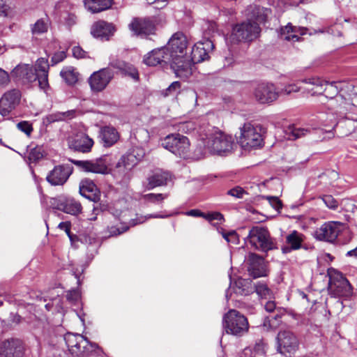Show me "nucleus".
I'll return each mask as SVG.
<instances>
[{
	"label": "nucleus",
	"instance_id": "41",
	"mask_svg": "<svg viewBox=\"0 0 357 357\" xmlns=\"http://www.w3.org/2000/svg\"><path fill=\"white\" fill-rule=\"evenodd\" d=\"M168 196V194L149 193L144 195L142 199L146 202L159 204H161L164 199L167 198Z\"/></svg>",
	"mask_w": 357,
	"mask_h": 357
},
{
	"label": "nucleus",
	"instance_id": "7",
	"mask_svg": "<svg viewBox=\"0 0 357 357\" xmlns=\"http://www.w3.org/2000/svg\"><path fill=\"white\" fill-rule=\"evenodd\" d=\"M162 146L176 155L185 158L190 150L188 137L180 134H171L162 140Z\"/></svg>",
	"mask_w": 357,
	"mask_h": 357
},
{
	"label": "nucleus",
	"instance_id": "14",
	"mask_svg": "<svg viewBox=\"0 0 357 357\" xmlns=\"http://www.w3.org/2000/svg\"><path fill=\"white\" fill-rule=\"evenodd\" d=\"M25 344L19 338H9L0 345L1 357H24Z\"/></svg>",
	"mask_w": 357,
	"mask_h": 357
},
{
	"label": "nucleus",
	"instance_id": "28",
	"mask_svg": "<svg viewBox=\"0 0 357 357\" xmlns=\"http://www.w3.org/2000/svg\"><path fill=\"white\" fill-rule=\"evenodd\" d=\"M115 29L112 24L105 21H98L93 24L91 33L95 38L108 40L109 36L112 35Z\"/></svg>",
	"mask_w": 357,
	"mask_h": 357
},
{
	"label": "nucleus",
	"instance_id": "52",
	"mask_svg": "<svg viewBox=\"0 0 357 357\" xmlns=\"http://www.w3.org/2000/svg\"><path fill=\"white\" fill-rule=\"evenodd\" d=\"M167 217H168V215H158V214H150L146 216L140 215V216H137L135 220H133V221H135L133 224L137 225V224L143 223L146 220H148L149 218H165Z\"/></svg>",
	"mask_w": 357,
	"mask_h": 357
},
{
	"label": "nucleus",
	"instance_id": "35",
	"mask_svg": "<svg viewBox=\"0 0 357 357\" xmlns=\"http://www.w3.org/2000/svg\"><path fill=\"white\" fill-rule=\"evenodd\" d=\"M236 294L246 296L252 292V281L249 279L238 278L233 287Z\"/></svg>",
	"mask_w": 357,
	"mask_h": 357
},
{
	"label": "nucleus",
	"instance_id": "34",
	"mask_svg": "<svg viewBox=\"0 0 357 357\" xmlns=\"http://www.w3.org/2000/svg\"><path fill=\"white\" fill-rule=\"evenodd\" d=\"M112 5V0H84L85 8L92 13L107 10Z\"/></svg>",
	"mask_w": 357,
	"mask_h": 357
},
{
	"label": "nucleus",
	"instance_id": "39",
	"mask_svg": "<svg viewBox=\"0 0 357 357\" xmlns=\"http://www.w3.org/2000/svg\"><path fill=\"white\" fill-rule=\"evenodd\" d=\"M255 291L261 298L271 299L273 298V293L268 288L266 284L259 282L255 284Z\"/></svg>",
	"mask_w": 357,
	"mask_h": 357
},
{
	"label": "nucleus",
	"instance_id": "40",
	"mask_svg": "<svg viewBox=\"0 0 357 357\" xmlns=\"http://www.w3.org/2000/svg\"><path fill=\"white\" fill-rule=\"evenodd\" d=\"M137 164V158L133 154L123 155L118 162L116 167H123L126 169H131Z\"/></svg>",
	"mask_w": 357,
	"mask_h": 357
},
{
	"label": "nucleus",
	"instance_id": "53",
	"mask_svg": "<svg viewBox=\"0 0 357 357\" xmlns=\"http://www.w3.org/2000/svg\"><path fill=\"white\" fill-rule=\"evenodd\" d=\"M246 192L240 186H236L228 190L227 195L236 198H243Z\"/></svg>",
	"mask_w": 357,
	"mask_h": 357
},
{
	"label": "nucleus",
	"instance_id": "64",
	"mask_svg": "<svg viewBox=\"0 0 357 357\" xmlns=\"http://www.w3.org/2000/svg\"><path fill=\"white\" fill-rule=\"evenodd\" d=\"M66 22L70 26L75 24L76 23V16L73 14H68Z\"/></svg>",
	"mask_w": 357,
	"mask_h": 357
},
{
	"label": "nucleus",
	"instance_id": "54",
	"mask_svg": "<svg viewBox=\"0 0 357 357\" xmlns=\"http://www.w3.org/2000/svg\"><path fill=\"white\" fill-rule=\"evenodd\" d=\"M70 227H71V224L70 222H68V221L61 222L59 224V226H58V227L60 229L63 230L66 233V234L69 237L70 240L71 241H73L74 240L75 236L73 234H71V233H70Z\"/></svg>",
	"mask_w": 357,
	"mask_h": 357
},
{
	"label": "nucleus",
	"instance_id": "3",
	"mask_svg": "<svg viewBox=\"0 0 357 357\" xmlns=\"http://www.w3.org/2000/svg\"><path fill=\"white\" fill-rule=\"evenodd\" d=\"M63 338L69 352L75 357L88 356L98 347L96 344L89 342L78 333H67Z\"/></svg>",
	"mask_w": 357,
	"mask_h": 357
},
{
	"label": "nucleus",
	"instance_id": "19",
	"mask_svg": "<svg viewBox=\"0 0 357 357\" xmlns=\"http://www.w3.org/2000/svg\"><path fill=\"white\" fill-rule=\"evenodd\" d=\"M52 204L59 211L70 215H77L82 211L81 204L73 197H59L52 199Z\"/></svg>",
	"mask_w": 357,
	"mask_h": 357
},
{
	"label": "nucleus",
	"instance_id": "24",
	"mask_svg": "<svg viewBox=\"0 0 357 357\" xmlns=\"http://www.w3.org/2000/svg\"><path fill=\"white\" fill-rule=\"evenodd\" d=\"M50 65L48 60L45 58H39L35 63L33 71L37 75L39 86L46 91L49 88L48 72Z\"/></svg>",
	"mask_w": 357,
	"mask_h": 357
},
{
	"label": "nucleus",
	"instance_id": "56",
	"mask_svg": "<svg viewBox=\"0 0 357 357\" xmlns=\"http://www.w3.org/2000/svg\"><path fill=\"white\" fill-rule=\"evenodd\" d=\"M204 218L209 222H211L215 220L222 221L224 219L223 215L218 212L204 213Z\"/></svg>",
	"mask_w": 357,
	"mask_h": 357
},
{
	"label": "nucleus",
	"instance_id": "33",
	"mask_svg": "<svg viewBox=\"0 0 357 357\" xmlns=\"http://www.w3.org/2000/svg\"><path fill=\"white\" fill-rule=\"evenodd\" d=\"M298 82L309 84L310 87L306 89V90L312 96L323 94L324 86L326 81L320 79L319 77H309L301 79Z\"/></svg>",
	"mask_w": 357,
	"mask_h": 357
},
{
	"label": "nucleus",
	"instance_id": "50",
	"mask_svg": "<svg viewBox=\"0 0 357 357\" xmlns=\"http://www.w3.org/2000/svg\"><path fill=\"white\" fill-rule=\"evenodd\" d=\"M17 128L22 132H24L27 136H30L33 131L31 123L26 121L19 122L17 124Z\"/></svg>",
	"mask_w": 357,
	"mask_h": 357
},
{
	"label": "nucleus",
	"instance_id": "31",
	"mask_svg": "<svg viewBox=\"0 0 357 357\" xmlns=\"http://www.w3.org/2000/svg\"><path fill=\"white\" fill-rule=\"evenodd\" d=\"M170 178L171 176L168 172L158 170L147 178L148 183L146 185V188L152 190L156 187L167 185Z\"/></svg>",
	"mask_w": 357,
	"mask_h": 357
},
{
	"label": "nucleus",
	"instance_id": "5",
	"mask_svg": "<svg viewBox=\"0 0 357 357\" xmlns=\"http://www.w3.org/2000/svg\"><path fill=\"white\" fill-rule=\"evenodd\" d=\"M223 327L227 334L242 336L249 329L247 318L236 310H230L223 317Z\"/></svg>",
	"mask_w": 357,
	"mask_h": 357
},
{
	"label": "nucleus",
	"instance_id": "8",
	"mask_svg": "<svg viewBox=\"0 0 357 357\" xmlns=\"http://www.w3.org/2000/svg\"><path fill=\"white\" fill-rule=\"evenodd\" d=\"M328 275L330 289L336 296L343 297L351 296V286L342 273L335 269H331L328 272Z\"/></svg>",
	"mask_w": 357,
	"mask_h": 357
},
{
	"label": "nucleus",
	"instance_id": "9",
	"mask_svg": "<svg viewBox=\"0 0 357 357\" xmlns=\"http://www.w3.org/2000/svg\"><path fill=\"white\" fill-rule=\"evenodd\" d=\"M159 22L160 18L157 16L137 17L132 20L129 28L137 36H147L155 34Z\"/></svg>",
	"mask_w": 357,
	"mask_h": 357
},
{
	"label": "nucleus",
	"instance_id": "27",
	"mask_svg": "<svg viewBox=\"0 0 357 357\" xmlns=\"http://www.w3.org/2000/svg\"><path fill=\"white\" fill-rule=\"evenodd\" d=\"M12 75L27 82H32L38 79L33 68L29 64H19L13 70Z\"/></svg>",
	"mask_w": 357,
	"mask_h": 357
},
{
	"label": "nucleus",
	"instance_id": "44",
	"mask_svg": "<svg viewBox=\"0 0 357 357\" xmlns=\"http://www.w3.org/2000/svg\"><path fill=\"white\" fill-rule=\"evenodd\" d=\"M14 8L13 0H0V15L8 16Z\"/></svg>",
	"mask_w": 357,
	"mask_h": 357
},
{
	"label": "nucleus",
	"instance_id": "23",
	"mask_svg": "<svg viewBox=\"0 0 357 357\" xmlns=\"http://www.w3.org/2000/svg\"><path fill=\"white\" fill-rule=\"evenodd\" d=\"M169 63L177 77L186 79L192 75V63L186 56L178 59H172Z\"/></svg>",
	"mask_w": 357,
	"mask_h": 357
},
{
	"label": "nucleus",
	"instance_id": "4",
	"mask_svg": "<svg viewBox=\"0 0 357 357\" xmlns=\"http://www.w3.org/2000/svg\"><path fill=\"white\" fill-rule=\"evenodd\" d=\"M238 142L244 149L261 147L264 144L261 128L259 126H254L250 123H244L240 128Z\"/></svg>",
	"mask_w": 357,
	"mask_h": 357
},
{
	"label": "nucleus",
	"instance_id": "13",
	"mask_svg": "<svg viewBox=\"0 0 357 357\" xmlns=\"http://www.w3.org/2000/svg\"><path fill=\"white\" fill-rule=\"evenodd\" d=\"M342 224L340 222H326L316 229L314 236L319 241L333 243L337 239L342 230Z\"/></svg>",
	"mask_w": 357,
	"mask_h": 357
},
{
	"label": "nucleus",
	"instance_id": "59",
	"mask_svg": "<svg viewBox=\"0 0 357 357\" xmlns=\"http://www.w3.org/2000/svg\"><path fill=\"white\" fill-rule=\"evenodd\" d=\"M9 82L10 78L8 73L0 68V87L6 85Z\"/></svg>",
	"mask_w": 357,
	"mask_h": 357
},
{
	"label": "nucleus",
	"instance_id": "38",
	"mask_svg": "<svg viewBox=\"0 0 357 357\" xmlns=\"http://www.w3.org/2000/svg\"><path fill=\"white\" fill-rule=\"evenodd\" d=\"M49 28V20L47 18L38 19L31 26V31L33 35H40L46 33Z\"/></svg>",
	"mask_w": 357,
	"mask_h": 357
},
{
	"label": "nucleus",
	"instance_id": "22",
	"mask_svg": "<svg viewBox=\"0 0 357 357\" xmlns=\"http://www.w3.org/2000/svg\"><path fill=\"white\" fill-rule=\"evenodd\" d=\"M248 271L253 278L267 275V270L264 259L256 254H250L248 257Z\"/></svg>",
	"mask_w": 357,
	"mask_h": 357
},
{
	"label": "nucleus",
	"instance_id": "1",
	"mask_svg": "<svg viewBox=\"0 0 357 357\" xmlns=\"http://www.w3.org/2000/svg\"><path fill=\"white\" fill-rule=\"evenodd\" d=\"M267 10L256 8L254 11L255 20L257 22L248 21L236 24L229 36V42L231 43H238L241 42L252 41L259 36L261 29L258 22H264L266 19Z\"/></svg>",
	"mask_w": 357,
	"mask_h": 357
},
{
	"label": "nucleus",
	"instance_id": "55",
	"mask_svg": "<svg viewBox=\"0 0 357 357\" xmlns=\"http://www.w3.org/2000/svg\"><path fill=\"white\" fill-rule=\"evenodd\" d=\"M73 54L75 58L83 59L88 57L87 52L79 46H75L73 50Z\"/></svg>",
	"mask_w": 357,
	"mask_h": 357
},
{
	"label": "nucleus",
	"instance_id": "61",
	"mask_svg": "<svg viewBox=\"0 0 357 357\" xmlns=\"http://www.w3.org/2000/svg\"><path fill=\"white\" fill-rule=\"evenodd\" d=\"M148 3L154 4L155 8H162L167 4V0H147Z\"/></svg>",
	"mask_w": 357,
	"mask_h": 357
},
{
	"label": "nucleus",
	"instance_id": "21",
	"mask_svg": "<svg viewBox=\"0 0 357 357\" xmlns=\"http://www.w3.org/2000/svg\"><path fill=\"white\" fill-rule=\"evenodd\" d=\"M213 47V42L208 39L195 43L191 52L192 62L197 63L208 59V53Z\"/></svg>",
	"mask_w": 357,
	"mask_h": 357
},
{
	"label": "nucleus",
	"instance_id": "26",
	"mask_svg": "<svg viewBox=\"0 0 357 357\" xmlns=\"http://www.w3.org/2000/svg\"><path fill=\"white\" fill-rule=\"evenodd\" d=\"M305 236L296 230L291 231L285 238L286 245L282 248L283 253L290 252L291 250H299L302 248Z\"/></svg>",
	"mask_w": 357,
	"mask_h": 357
},
{
	"label": "nucleus",
	"instance_id": "29",
	"mask_svg": "<svg viewBox=\"0 0 357 357\" xmlns=\"http://www.w3.org/2000/svg\"><path fill=\"white\" fill-rule=\"evenodd\" d=\"M100 138L105 147H110L118 141L119 134L115 128L107 126L101 128Z\"/></svg>",
	"mask_w": 357,
	"mask_h": 357
},
{
	"label": "nucleus",
	"instance_id": "57",
	"mask_svg": "<svg viewBox=\"0 0 357 357\" xmlns=\"http://www.w3.org/2000/svg\"><path fill=\"white\" fill-rule=\"evenodd\" d=\"M269 204L273 208L278 211L282 208L281 201L277 197H266Z\"/></svg>",
	"mask_w": 357,
	"mask_h": 357
},
{
	"label": "nucleus",
	"instance_id": "20",
	"mask_svg": "<svg viewBox=\"0 0 357 357\" xmlns=\"http://www.w3.org/2000/svg\"><path fill=\"white\" fill-rule=\"evenodd\" d=\"M93 144V140L84 132H78L68 139L69 147L82 153L90 152Z\"/></svg>",
	"mask_w": 357,
	"mask_h": 357
},
{
	"label": "nucleus",
	"instance_id": "42",
	"mask_svg": "<svg viewBox=\"0 0 357 357\" xmlns=\"http://www.w3.org/2000/svg\"><path fill=\"white\" fill-rule=\"evenodd\" d=\"M338 88L336 86V82H328L326 81L324 86V96L328 98H333L338 94Z\"/></svg>",
	"mask_w": 357,
	"mask_h": 357
},
{
	"label": "nucleus",
	"instance_id": "25",
	"mask_svg": "<svg viewBox=\"0 0 357 357\" xmlns=\"http://www.w3.org/2000/svg\"><path fill=\"white\" fill-rule=\"evenodd\" d=\"M144 63L150 66H155L162 63H170L167 48L165 47L152 50L144 59Z\"/></svg>",
	"mask_w": 357,
	"mask_h": 357
},
{
	"label": "nucleus",
	"instance_id": "43",
	"mask_svg": "<svg viewBox=\"0 0 357 357\" xmlns=\"http://www.w3.org/2000/svg\"><path fill=\"white\" fill-rule=\"evenodd\" d=\"M310 130L303 128H289V138L291 139H296L307 135L310 133Z\"/></svg>",
	"mask_w": 357,
	"mask_h": 357
},
{
	"label": "nucleus",
	"instance_id": "37",
	"mask_svg": "<svg viewBox=\"0 0 357 357\" xmlns=\"http://www.w3.org/2000/svg\"><path fill=\"white\" fill-rule=\"evenodd\" d=\"M60 75L68 84H73L78 80V74L72 66L63 68Z\"/></svg>",
	"mask_w": 357,
	"mask_h": 357
},
{
	"label": "nucleus",
	"instance_id": "32",
	"mask_svg": "<svg viewBox=\"0 0 357 357\" xmlns=\"http://www.w3.org/2000/svg\"><path fill=\"white\" fill-rule=\"evenodd\" d=\"M80 194L86 198L96 202L98 199V188L95 183L89 180L82 181L79 186Z\"/></svg>",
	"mask_w": 357,
	"mask_h": 357
},
{
	"label": "nucleus",
	"instance_id": "58",
	"mask_svg": "<svg viewBox=\"0 0 357 357\" xmlns=\"http://www.w3.org/2000/svg\"><path fill=\"white\" fill-rule=\"evenodd\" d=\"M66 57V52L61 51L56 52L52 57L51 61L52 65L57 64L61 62Z\"/></svg>",
	"mask_w": 357,
	"mask_h": 357
},
{
	"label": "nucleus",
	"instance_id": "17",
	"mask_svg": "<svg viewBox=\"0 0 357 357\" xmlns=\"http://www.w3.org/2000/svg\"><path fill=\"white\" fill-rule=\"evenodd\" d=\"M21 93L19 90L13 89L6 92L0 99V114L3 117H8L10 112L19 105Z\"/></svg>",
	"mask_w": 357,
	"mask_h": 357
},
{
	"label": "nucleus",
	"instance_id": "30",
	"mask_svg": "<svg viewBox=\"0 0 357 357\" xmlns=\"http://www.w3.org/2000/svg\"><path fill=\"white\" fill-rule=\"evenodd\" d=\"M307 29L304 27L293 26L290 23L281 29V38L288 41H298L301 36L306 33Z\"/></svg>",
	"mask_w": 357,
	"mask_h": 357
},
{
	"label": "nucleus",
	"instance_id": "63",
	"mask_svg": "<svg viewBox=\"0 0 357 357\" xmlns=\"http://www.w3.org/2000/svg\"><path fill=\"white\" fill-rule=\"evenodd\" d=\"M188 215L194 216V217H202L204 218V213L201 212L199 210L193 209L190 210L188 212Z\"/></svg>",
	"mask_w": 357,
	"mask_h": 357
},
{
	"label": "nucleus",
	"instance_id": "12",
	"mask_svg": "<svg viewBox=\"0 0 357 357\" xmlns=\"http://www.w3.org/2000/svg\"><path fill=\"white\" fill-rule=\"evenodd\" d=\"M188 41L182 32H176L172 35L168 41L167 48L169 58L178 59L186 56Z\"/></svg>",
	"mask_w": 357,
	"mask_h": 357
},
{
	"label": "nucleus",
	"instance_id": "46",
	"mask_svg": "<svg viewBox=\"0 0 357 357\" xmlns=\"http://www.w3.org/2000/svg\"><path fill=\"white\" fill-rule=\"evenodd\" d=\"M301 88L298 85V83H292L286 85L284 88L279 91L280 95L289 96L294 93H298L301 91Z\"/></svg>",
	"mask_w": 357,
	"mask_h": 357
},
{
	"label": "nucleus",
	"instance_id": "11",
	"mask_svg": "<svg viewBox=\"0 0 357 357\" xmlns=\"http://www.w3.org/2000/svg\"><path fill=\"white\" fill-rule=\"evenodd\" d=\"M253 97L260 104H269L275 101L280 93L276 86L272 83H260L254 89Z\"/></svg>",
	"mask_w": 357,
	"mask_h": 357
},
{
	"label": "nucleus",
	"instance_id": "48",
	"mask_svg": "<svg viewBox=\"0 0 357 357\" xmlns=\"http://www.w3.org/2000/svg\"><path fill=\"white\" fill-rule=\"evenodd\" d=\"M222 237L226 240L227 243H231L237 244L238 242V236L237 233L232 230L229 232H221Z\"/></svg>",
	"mask_w": 357,
	"mask_h": 357
},
{
	"label": "nucleus",
	"instance_id": "18",
	"mask_svg": "<svg viewBox=\"0 0 357 357\" xmlns=\"http://www.w3.org/2000/svg\"><path fill=\"white\" fill-rule=\"evenodd\" d=\"M73 172V168L67 165H59L54 167L47 175V181L52 185H63Z\"/></svg>",
	"mask_w": 357,
	"mask_h": 357
},
{
	"label": "nucleus",
	"instance_id": "47",
	"mask_svg": "<svg viewBox=\"0 0 357 357\" xmlns=\"http://www.w3.org/2000/svg\"><path fill=\"white\" fill-rule=\"evenodd\" d=\"M181 83L178 81L172 82L165 91L164 96H175L181 91Z\"/></svg>",
	"mask_w": 357,
	"mask_h": 357
},
{
	"label": "nucleus",
	"instance_id": "2",
	"mask_svg": "<svg viewBox=\"0 0 357 357\" xmlns=\"http://www.w3.org/2000/svg\"><path fill=\"white\" fill-rule=\"evenodd\" d=\"M203 144L206 151L210 153L219 155H227L231 153L234 146L231 136L219 130L209 134L203 140Z\"/></svg>",
	"mask_w": 357,
	"mask_h": 357
},
{
	"label": "nucleus",
	"instance_id": "49",
	"mask_svg": "<svg viewBox=\"0 0 357 357\" xmlns=\"http://www.w3.org/2000/svg\"><path fill=\"white\" fill-rule=\"evenodd\" d=\"M322 200L330 209L335 210L338 206L337 201L331 195H324Z\"/></svg>",
	"mask_w": 357,
	"mask_h": 357
},
{
	"label": "nucleus",
	"instance_id": "60",
	"mask_svg": "<svg viewBox=\"0 0 357 357\" xmlns=\"http://www.w3.org/2000/svg\"><path fill=\"white\" fill-rule=\"evenodd\" d=\"M67 299L70 301H77L79 299L80 294L77 290H71L67 293Z\"/></svg>",
	"mask_w": 357,
	"mask_h": 357
},
{
	"label": "nucleus",
	"instance_id": "15",
	"mask_svg": "<svg viewBox=\"0 0 357 357\" xmlns=\"http://www.w3.org/2000/svg\"><path fill=\"white\" fill-rule=\"evenodd\" d=\"M72 162L86 172L101 174H105L108 172V162H107L106 155L92 160H73Z\"/></svg>",
	"mask_w": 357,
	"mask_h": 357
},
{
	"label": "nucleus",
	"instance_id": "62",
	"mask_svg": "<svg viewBox=\"0 0 357 357\" xmlns=\"http://www.w3.org/2000/svg\"><path fill=\"white\" fill-rule=\"evenodd\" d=\"M265 310L268 312H272L276 308V304L273 301H268L264 305Z\"/></svg>",
	"mask_w": 357,
	"mask_h": 357
},
{
	"label": "nucleus",
	"instance_id": "10",
	"mask_svg": "<svg viewBox=\"0 0 357 357\" xmlns=\"http://www.w3.org/2000/svg\"><path fill=\"white\" fill-rule=\"evenodd\" d=\"M299 347V342L295 334L289 330L281 331L277 336V350L287 355L294 354Z\"/></svg>",
	"mask_w": 357,
	"mask_h": 357
},
{
	"label": "nucleus",
	"instance_id": "51",
	"mask_svg": "<svg viewBox=\"0 0 357 357\" xmlns=\"http://www.w3.org/2000/svg\"><path fill=\"white\" fill-rule=\"evenodd\" d=\"M43 156V154L41 151L40 148L35 147L33 149H31L30 152L29 153V160L31 162H36L40 158H42Z\"/></svg>",
	"mask_w": 357,
	"mask_h": 357
},
{
	"label": "nucleus",
	"instance_id": "16",
	"mask_svg": "<svg viewBox=\"0 0 357 357\" xmlns=\"http://www.w3.org/2000/svg\"><path fill=\"white\" fill-rule=\"evenodd\" d=\"M114 77L109 68H102L94 72L89 77V83L93 91L100 92L104 90Z\"/></svg>",
	"mask_w": 357,
	"mask_h": 357
},
{
	"label": "nucleus",
	"instance_id": "45",
	"mask_svg": "<svg viewBox=\"0 0 357 357\" xmlns=\"http://www.w3.org/2000/svg\"><path fill=\"white\" fill-rule=\"evenodd\" d=\"M71 112H56L47 115L44 121L47 123H51L56 121H63L68 117Z\"/></svg>",
	"mask_w": 357,
	"mask_h": 357
},
{
	"label": "nucleus",
	"instance_id": "36",
	"mask_svg": "<svg viewBox=\"0 0 357 357\" xmlns=\"http://www.w3.org/2000/svg\"><path fill=\"white\" fill-rule=\"evenodd\" d=\"M111 65L114 68L119 69L125 75H128L135 80L139 79L138 71L132 64L125 63L124 61H117L116 63H111Z\"/></svg>",
	"mask_w": 357,
	"mask_h": 357
},
{
	"label": "nucleus",
	"instance_id": "6",
	"mask_svg": "<svg viewBox=\"0 0 357 357\" xmlns=\"http://www.w3.org/2000/svg\"><path fill=\"white\" fill-rule=\"evenodd\" d=\"M247 241L252 248L261 251L266 252L273 248L270 233L264 227H253L249 231Z\"/></svg>",
	"mask_w": 357,
	"mask_h": 357
}]
</instances>
